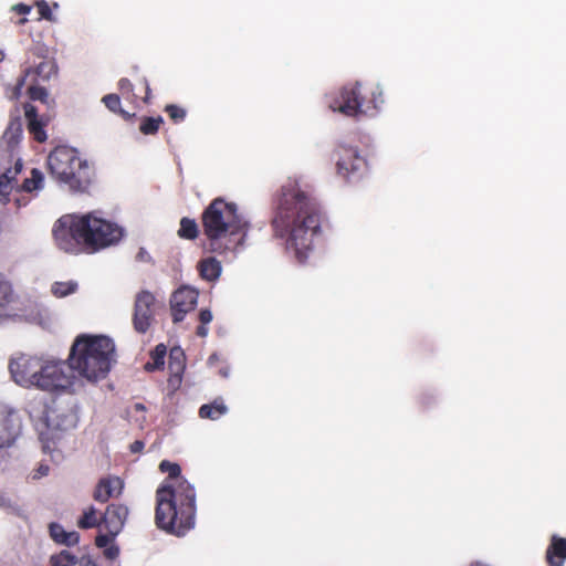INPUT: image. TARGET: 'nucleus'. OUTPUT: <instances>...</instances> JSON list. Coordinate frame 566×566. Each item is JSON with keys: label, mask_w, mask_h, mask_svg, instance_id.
I'll return each mask as SVG.
<instances>
[{"label": "nucleus", "mask_w": 566, "mask_h": 566, "mask_svg": "<svg viewBox=\"0 0 566 566\" xmlns=\"http://www.w3.org/2000/svg\"><path fill=\"white\" fill-rule=\"evenodd\" d=\"M102 525V516H97V510L92 505L84 510L82 516L77 521V526L82 530L94 528Z\"/></svg>", "instance_id": "a878e982"}, {"label": "nucleus", "mask_w": 566, "mask_h": 566, "mask_svg": "<svg viewBox=\"0 0 566 566\" xmlns=\"http://www.w3.org/2000/svg\"><path fill=\"white\" fill-rule=\"evenodd\" d=\"M156 298L147 290L140 291L134 303L133 326L139 334H145L154 322Z\"/></svg>", "instance_id": "9b49d317"}, {"label": "nucleus", "mask_w": 566, "mask_h": 566, "mask_svg": "<svg viewBox=\"0 0 566 566\" xmlns=\"http://www.w3.org/2000/svg\"><path fill=\"white\" fill-rule=\"evenodd\" d=\"M23 111L27 119V128L30 135L38 143H44L48 139L46 132L44 129L46 122L39 117L36 107L31 103H25L23 105Z\"/></svg>", "instance_id": "6ab92c4d"}, {"label": "nucleus", "mask_w": 566, "mask_h": 566, "mask_svg": "<svg viewBox=\"0 0 566 566\" xmlns=\"http://www.w3.org/2000/svg\"><path fill=\"white\" fill-rule=\"evenodd\" d=\"M73 370L70 364L45 359L39 379H36L35 388L49 392L65 391L73 385Z\"/></svg>", "instance_id": "6e6552de"}, {"label": "nucleus", "mask_w": 566, "mask_h": 566, "mask_svg": "<svg viewBox=\"0 0 566 566\" xmlns=\"http://www.w3.org/2000/svg\"><path fill=\"white\" fill-rule=\"evenodd\" d=\"M44 177L40 169L33 168L31 170V176L25 178L21 185H19L18 192H32L34 190H39L43 187Z\"/></svg>", "instance_id": "bb28decb"}, {"label": "nucleus", "mask_w": 566, "mask_h": 566, "mask_svg": "<svg viewBox=\"0 0 566 566\" xmlns=\"http://www.w3.org/2000/svg\"><path fill=\"white\" fill-rule=\"evenodd\" d=\"M52 234L60 250L78 254L84 251L93 253L118 243L124 231L117 223L88 212L62 216L54 223Z\"/></svg>", "instance_id": "7ed1b4c3"}, {"label": "nucleus", "mask_w": 566, "mask_h": 566, "mask_svg": "<svg viewBox=\"0 0 566 566\" xmlns=\"http://www.w3.org/2000/svg\"><path fill=\"white\" fill-rule=\"evenodd\" d=\"M48 167L51 176L72 192H87L95 176L94 167L67 146H57L49 154Z\"/></svg>", "instance_id": "423d86ee"}, {"label": "nucleus", "mask_w": 566, "mask_h": 566, "mask_svg": "<svg viewBox=\"0 0 566 566\" xmlns=\"http://www.w3.org/2000/svg\"><path fill=\"white\" fill-rule=\"evenodd\" d=\"M3 59H4V53H3V51L0 50V62H2Z\"/></svg>", "instance_id": "a18cd8bd"}, {"label": "nucleus", "mask_w": 566, "mask_h": 566, "mask_svg": "<svg viewBox=\"0 0 566 566\" xmlns=\"http://www.w3.org/2000/svg\"><path fill=\"white\" fill-rule=\"evenodd\" d=\"M116 554H117V549L115 551V553H113V551H112V549H108V551H107V556H108V557H114Z\"/></svg>", "instance_id": "c03bdc74"}, {"label": "nucleus", "mask_w": 566, "mask_h": 566, "mask_svg": "<svg viewBox=\"0 0 566 566\" xmlns=\"http://www.w3.org/2000/svg\"><path fill=\"white\" fill-rule=\"evenodd\" d=\"M20 296L13 283L0 272V322L12 319L20 311Z\"/></svg>", "instance_id": "ddd939ff"}, {"label": "nucleus", "mask_w": 566, "mask_h": 566, "mask_svg": "<svg viewBox=\"0 0 566 566\" xmlns=\"http://www.w3.org/2000/svg\"><path fill=\"white\" fill-rule=\"evenodd\" d=\"M115 360L114 342L104 335H80L75 338L69 361L72 369L90 381L104 379Z\"/></svg>", "instance_id": "39448f33"}, {"label": "nucleus", "mask_w": 566, "mask_h": 566, "mask_svg": "<svg viewBox=\"0 0 566 566\" xmlns=\"http://www.w3.org/2000/svg\"><path fill=\"white\" fill-rule=\"evenodd\" d=\"M199 321H200V324H203V325L209 324L212 321V313H211V311L208 310V308H202L199 312Z\"/></svg>", "instance_id": "ea45409f"}, {"label": "nucleus", "mask_w": 566, "mask_h": 566, "mask_svg": "<svg viewBox=\"0 0 566 566\" xmlns=\"http://www.w3.org/2000/svg\"><path fill=\"white\" fill-rule=\"evenodd\" d=\"M228 411L227 406L222 399H216L211 403L202 405L199 408V416L202 419L217 420Z\"/></svg>", "instance_id": "393cba45"}, {"label": "nucleus", "mask_w": 566, "mask_h": 566, "mask_svg": "<svg viewBox=\"0 0 566 566\" xmlns=\"http://www.w3.org/2000/svg\"><path fill=\"white\" fill-rule=\"evenodd\" d=\"M566 559V539L553 536L546 551V560L551 566H563Z\"/></svg>", "instance_id": "4be33fe9"}, {"label": "nucleus", "mask_w": 566, "mask_h": 566, "mask_svg": "<svg viewBox=\"0 0 566 566\" xmlns=\"http://www.w3.org/2000/svg\"><path fill=\"white\" fill-rule=\"evenodd\" d=\"M124 482L118 476H106L98 481L93 499L99 503H106L112 497H117L122 494Z\"/></svg>", "instance_id": "f3484780"}, {"label": "nucleus", "mask_w": 566, "mask_h": 566, "mask_svg": "<svg viewBox=\"0 0 566 566\" xmlns=\"http://www.w3.org/2000/svg\"><path fill=\"white\" fill-rule=\"evenodd\" d=\"M31 6L24 4V3H18L13 7V10L19 14H28L31 11Z\"/></svg>", "instance_id": "a19ab883"}, {"label": "nucleus", "mask_w": 566, "mask_h": 566, "mask_svg": "<svg viewBox=\"0 0 566 566\" xmlns=\"http://www.w3.org/2000/svg\"><path fill=\"white\" fill-rule=\"evenodd\" d=\"M136 409H144V406L142 403H137Z\"/></svg>", "instance_id": "49530a36"}, {"label": "nucleus", "mask_w": 566, "mask_h": 566, "mask_svg": "<svg viewBox=\"0 0 566 566\" xmlns=\"http://www.w3.org/2000/svg\"><path fill=\"white\" fill-rule=\"evenodd\" d=\"M198 290L190 286H180L170 298V310L174 323L184 321L187 313L195 310L198 302Z\"/></svg>", "instance_id": "f8f14e48"}, {"label": "nucleus", "mask_w": 566, "mask_h": 566, "mask_svg": "<svg viewBox=\"0 0 566 566\" xmlns=\"http://www.w3.org/2000/svg\"><path fill=\"white\" fill-rule=\"evenodd\" d=\"M159 470L168 478L156 491V526L168 534L184 536L196 523L195 488L180 475L178 463L163 460Z\"/></svg>", "instance_id": "f03ea898"}, {"label": "nucleus", "mask_w": 566, "mask_h": 566, "mask_svg": "<svg viewBox=\"0 0 566 566\" xmlns=\"http://www.w3.org/2000/svg\"><path fill=\"white\" fill-rule=\"evenodd\" d=\"M167 355V348L164 344H158L154 350L150 352V360L145 364L147 371H154L161 369L165 365V357Z\"/></svg>", "instance_id": "cd10ccee"}, {"label": "nucleus", "mask_w": 566, "mask_h": 566, "mask_svg": "<svg viewBox=\"0 0 566 566\" xmlns=\"http://www.w3.org/2000/svg\"><path fill=\"white\" fill-rule=\"evenodd\" d=\"M164 123V118L161 116L149 117L144 116L140 118L139 132L143 135H156Z\"/></svg>", "instance_id": "7c9ffc66"}, {"label": "nucleus", "mask_w": 566, "mask_h": 566, "mask_svg": "<svg viewBox=\"0 0 566 566\" xmlns=\"http://www.w3.org/2000/svg\"><path fill=\"white\" fill-rule=\"evenodd\" d=\"M57 66L54 60L44 59L36 66H29L23 71V74L20 78H18L13 97L18 98L21 94V88L24 86L27 82H32L38 78L39 83L49 82L53 75H56Z\"/></svg>", "instance_id": "4468645a"}, {"label": "nucleus", "mask_w": 566, "mask_h": 566, "mask_svg": "<svg viewBox=\"0 0 566 566\" xmlns=\"http://www.w3.org/2000/svg\"><path fill=\"white\" fill-rule=\"evenodd\" d=\"M184 352L180 348H172L169 354V369L176 374L184 370Z\"/></svg>", "instance_id": "f704fd0d"}, {"label": "nucleus", "mask_w": 566, "mask_h": 566, "mask_svg": "<svg viewBox=\"0 0 566 566\" xmlns=\"http://www.w3.org/2000/svg\"><path fill=\"white\" fill-rule=\"evenodd\" d=\"M164 111L175 124L184 122L187 116L186 109L175 104L166 105Z\"/></svg>", "instance_id": "c9c22d12"}, {"label": "nucleus", "mask_w": 566, "mask_h": 566, "mask_svg": "<svg viewBox=\"0 0 566 566\" xmlns=\"http://www.w3.org/2000/svg\"><path fill=\"white\" fill-rule=\"evenodd\" d=\"M49 530L50 536L57 544L73 546L80 541V534L77 532H66L63 526L57 523H51Z\"/></svg>", "instance_id": "5701e85b"}, {"label": "nucleus", "mask_w": 566, "mask_h": 566, "mask_svg": "<svg viewBox=\"0 0 566 566\" xmlns=\"http://www.w3.org/2000/svg\"><path fill=\"white\" fill-rule=\"evenodd\" d=\"M323 212L321 206L297 184L281 188L271 226L275 238L284 240L285 249L298 262H304L313 249L314 238L321 232Z\"/></svg>", "instance_id": "f257e3e1"}, {"label": "nucleus", "mask_w": 566, "mask_h": 566, "mask_svg": "<svg viewBox=\"0 0 566 566\" xmlns=\"http://www.w3.org/2000/svg\"><path fill=\"white\" fill-rule=\"evenodd\" d=\"M178 235L181 239L186 240H195L199 235V228L197 222L193 219L184 217L180 220V228L178 230Z\"/></svg>", "instance_id": "c756f323"}, {"label": "nucleus", "mask_w": 566, "mask_h": 566, "mask_svg": "<svg viewBox=\"0 0 566 566\" xmlns=\"http://www.w3.org/2000/svg\"><path fill=\"white\" fill-rule=\"evenodd\" d=\"M44 360L41 357L27 354H20L12 358L9 363V370L13 380L25 388L35 387Z\"/></svg>", "instance_id": "1a4fd4ad"}, {"label": "nucleus", "mask_w": 566, "mask_h": 566, "mask_svg": "<svg viewBox=\"0 0 566 566\" xmlns=\"http://www.w3.org/2000/svg\"><path fill=\"white\" fill-rule=\"evenodd\" d=\"M77 283L75 281L54 282L51 286V293L57 297H66L77 291Z\"/></svg>", "instance_id": "2f4dec72"}, {"label": "nucleus", "mask_w": 566, "mask_h": 566, "mask_svg": "<svg viewBox=\"0 0 566 566\" xmlns=\"http://www.w3.org/2000/svg\"><path fill=\"white\" fill-rule=\"evenodd\" d=\"M128 509L123 504H109L106 507L105 513L102 515V522L104 528L112 533L113 535H117L127 518Z\"/></svg>", "instance_id": "dca6fc26"}, {"label": "nucleus", "mask_w": 566, "mask_h": 566, "mask_svg": "<svg viewBox=\"0 0 566 566\" xmlns=\"http://www.w3.org/2000/svg\"><path fill=\"white\" fill-rule=\"evenodd\" d=\"M116 535H113L112 533H106V534H98L96 537H95V545L98 547V548H104L106 546H108V544L114 539Z\"/></svg>", "instance_id": "4c0bfd02"}, {"label": "nucleus", "mask_w": 566, "mask_h": 566, "mask_svg": "<svg viewBox=\"0 0 566 566\" xmlns=\"http://www.w3.org/2000/svg\"><path fill=\"white\" fill-rule=\"evenodd\" d=\"M27 95L30 101L40 102L48 108H52L55 105L54 99L50 97L49 91L39 83L38 78L33 80V83L30 82Z\"/></svg>", "instance_id": "b1692460"}, {"label": "nucleus", "mask_w": 566, "mask_h": 566, "mask_svg": "<svg viewBox=\"0 0 566 566\" xmlns=\"http://www.w3.org/2000/svg\"><path fill=\"white\" fill-rule=\"evenodd\" d=\"M104 105L113 113L119 115L124 119L128 120L135 116L122 108L120 96L118 94H107L102 98Z\"/></svg>", "instance_id": "c85d7f7f"}, {"label": "nucleus", "mask_w": 566, "mask_h": 566, "mask_svg": "<svg viewBox=\"0 0 566 566\" xmlns=\"http://www.w3.org/2000/svg\"><path fill=\"white\" fill-rule=\"evenodd\" d=\"M197 269L200 277L208 282L218 281L222 272L221 263L213 256L201 259Z\"/></svg>", "instance_id": "412c9836"}, {"label": "nucleus", "mask_w": 566, "mask_h": 566, "mask_svg": "<svg viewBox=\"0 0 566 566\" xmlns=\"http://www.w3.org/2000/svg\"><path fill=\"white\" fill-rule=\"evenodd\" d=\"M36 8H38V12H39V15H40V19H44V20H48L50 22H54L55 21V18L52 13V10L49 6V3L44 0H40L35 3Z\"/></svg>", "instance_id": "e433bc0d"}, {"label": "nucleus", "mask_w": 566, "mask_h": 566, "mask_svg": "<svg viewBox=\"0 0 566 566\" xmlns=\"http://www.w3.org/2000/svg\"><path fill=\"white\" fill-rule=\"evenodd\" d=\"M335 154L337 156V172L346 179H350V177L356 175L361 176L367 168V161L359 155L357 148L339 145Z\"/></svg>", "instance_id": "9d476101"}, {"label": "nucleus", "mask_w": 566, "mask_h": 566, "mask_svg": "<svg viewBox=\"0 0 566 566\" xmlns=\"http://www.w3.org/2000/svg\"><path fill=\"white\" fill-rule=\"evenodd\" d=\"M21 160H17L14 166L8 168L2 175H0V202L7 205L10 202V195L13 190L18 192V175L22 171Z\"/></svg>", "instance_id": "a211bd4d"}, {"label": "nucleus", "mask_w": 566, "mask_h": 566, "mask_svg": "<svg viewBox=\"0 0 566 566\" xmlns=\"http://www.w3.org/2000/svg\"><path fill=\"white\" fill-rule=\"evenodd\" d=\"M142 84L144 95L135 93L133 83L126 77H123L118 81V90L120 92V95L126 101L134 104L135 106H138L140 102L148 103L150 98V87L147 78L144 77Z\"/></svg>", "instance_id": "aec40b11"}, {"label": "nucleus", "mask_w": 566, "mask_h": 566, "mask_svg": "<svg viewBox=\"0 0 566 566\" xmlns=\"http://www.w3.org/2000/svg\"><path fill=\"white\" fill-rule=\"evenodd\" d=\"M208 250L222 254L243 243L248 222L239 214L238 206L223 198L213 199L201 214Z\"/></svg>", "instance_id": "20e7f679"}, {"label": "nucleus", "mask_w": 566, "mask_h": 566, "mask_svg": "<svg viewBox=\"0 0 566 566\" xmlns=\"http://www.w3.org/2000/svg\"><path fill=\"white\" fill-rule=\"evenodd\" d=\"M46 422L49 427L61 431L74 429L78 422L77 410L73 406L66 409L50 408L46 412Z\"/></svg>", "instance_id": "2eb2a0df"}, {"label": "nucleus", "mask_w": 566, "mask_h": 566, "mask_svg": "<svg viewBox=\"0 0 566 566\" xmlns=\"http://www.w3.org/2000/svg\"><path fill=\"white\" fill-rule=\"evenodd\" d=\"M14 441V432L9 424V419L0 416V449L9 447Z\"/></svg>", "instance_id": "473e14b6"}, {"label": "nucleus", "mask_w": 566, "mask_h": 566, "mask_svg": "<svg viewBox=\"0 0 566 566\" xmlns=\"http://www.w3.org/2000/svg\"><path fill=\"white\" fill-rule=\"evenodd\" d=\"M143 449H144V442L143 441L136 440V441H134L130 444V451L134 452V453L140 452Z\"/></svg>", "instance_id": "79ce46f5"}, {"label": "nucleus", "mask_w": 566, "mask_h": 566, "mask_svg": "<svg viewBox=\"0 0 566 566\" xmlns=\"http://www.w3.org/2000/svg\"><path fill=\"white\" fill-rule=\"evenodd\" d=\"M50 467L45 463H40L38 469L34 471L32 478L33 479H41L43 476H46L49 474Z\"/></svg>", "instance_id": "58836bf2"}, {"label": "nucleus", "mask_w": 566, "mask_h": 566, "mask_svg": "<svg viewBox=\"0 0 566 566\" xmlns=\"http://www.w3.org/2000/svg\"><path fill=\"white\" fill-rule=\"evenodd\" d=\"M50 562L52 566H74L77 563V557L69 551H62L51 556Z\"/></svg>", "instance_id": "72a5a7b5"}, {"label": "nucleus", "mask_w": 566, "mask_h": 566, "mask_svg": "<svg viewBox=\"0 0 566 566\" xmlns=\"http://www.w3.org/2000/svg\"><path fill=\"white\" fill-rule=\"evenodd\" d=\"M382 103L378 85L359 81L343 85L328 97V107L348 117L373 116Z\"/></svg>", "instance_id": "0eeeda50"}, {"label": "nucleus", "mask_w": 566, "mask_h": 566, "mask_svg": "<svg viewBox=\"0 0 566 566\" xmlns=\"http://www.w3.org/2000/svg\"><path fill=\"white\" fill-rule=\"evenodd\" d=\"M196 334H197L199 337H206V336L208 335V327H206V325H203V324H200V325L197 327Z\"/></svg>", "instance_id": "37998d69"}]
</instances>
